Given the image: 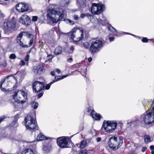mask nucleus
I'll return each mask as SVG.
<instances>
[{"label": "nucleus", "mask_w": 154, "mask_h": 154, "mask_svg": "<svg viewBox=\"0 0 154 154\" xmlns=\"http://www.w3.org/2000/svg\"><path fill=\"white\" fill-rule=\"evenodd\" d=\"M21 154H34V153L31 149H28L23 150Z\"/></svg>", "instance_id": "obj_28"}, {"label": "nucleus", "mask_w": 154, "mask_h": 154, "mask_svg": "<svg viewBox=\"0 0 154 154\" xmlns=\"http://www.w3.org/2000/svg\"><path fill=\"white\" fill-rule=\"evenodd\" d=\"M32 88L34 92H39L44 88V83L38 81H35L32 83Z\"/></svg>", "instance_id": "obj_13"}, {"label": "nucleus", "mask_w": 154, "mask_h": 154, "mask_svg": "<svg viewBox=\"0 0 154 154\" xmlns=\"http://www.w3.org/2000/svg\"><path fill=\"white\" fill-rule=\"evenodd\" d=\"M64 20L65 21L66 23H68L71 25H72L74 24V21L70 19Z\"/></svg>", "instance_id": "obj_35"}, {"label": "nucleus", "mask_w": 154, "mask_h": 154, "mask_svg": "<svg viewBox=\"0 0 154 154\" xmlns=\"http://www.w3.org/2000/svg\"><path fill=\"white\" fill-rule=\"evenodd\" d=\"M151 153L152 154H154V150L152 151L151 152Z\"/></svg>", "instance_id": "obj_59"}, {"label": "nucleus", "mask_w": 154, "mask_h": 154, "mask_svg": "<svg viewBox=\"0 0 154 154\" xmlns=\"http://www.w3.org/2000/svg\"><path fill=\"white\" fill-rule=\"evenodd\" d=\"M30 20V18L26 14L22 15L19 18L20 22L26 26L29 25Z\"/></svg>", "instance_id": "obj_18"}, {"label": "nucleus", "mask_w": 154, "mask_h": 154, "mask_svg": "<svg viewBox=\"0 0 154 154\" xmlns=\"http://www.w3.org/2000/svg\"><path fill=\"white\" fill-rule=\"evenodd\" d=\"M16 23L15 20L13 18L12 20L5 22L3 27L5 33L6 34H9L13 31L17 29Z\"/></svg>", "instance_id": "obj_6"}, {"label": "nucleus", "mask_w": 154, "mask_h": 154, "mask_svg": "<svg viewBox=\"0 0 154 154\" xmlns=\"http://www.w3.org/2000/svg\"><path fill=\"white\" fill-rule=\"evenodd\" d=\"M27 91L26 90L23 91V90H18L17 92H14V94L13 95V98L14 100L16 98L20 99L21 98L18 97L19 94H21L23 97L24 99L26 100L27 98Z\"/></svg>", "instance_id": "obj_16"}, {"label": "nucleus", "mask_w": 154, "mask_h": 154, "mask_svg": "<svg viewBox=\"0 0 154 154\" xmlns=\"http://www.w3.org/2000/svg\"><path fill=\"white\" fill-rule=\"evenodd\" d=\"M77 29L75 28H73L71 31L67 33L68 35L70 36L71 38L73 41L77 42L81 40L83 38L84 36L83 32L82 30L80 31L81 33V35L80 37H77L75 35L76 31L77 30Z\"/></svg>", "instance_id": "obj_12"}, {"label": "nucleus", "mask_w": 154, "mask_h": 154, "mask_svg": "<svg viewBox=\"0 0 154 154\" xmlns=\"http://www.w3.org/2000/svg\"><path fill=\"white\" fill-rule=\"evenodd\" d=\"M105 8V5L102 4L93 3L91 7V11L93 14L97 15L102 12Z\"/></svg>", "instance_id": "obj_10"}, {"label": "nucleus", "mask_w": 154, "mask_h": 154, "mask_svg": "<svg viewBox=\"0 0 154 154\" xmlns=\"http://www.w3.org/2000/svg\"><path fill=\"white\" fill-rule=\"evenodd\" d=\"M87 140L84 139L83 140L81 141L80 143H77L76 145L77 147L80 149H83L87 146Z\"/></svg>", "instance_id": "obj_22"}, {"label": "nucleus", "mask_w": 154, "mask_h": 154, "mask_svg": "<svg viewBox=\"0 0 154 154\" xmlns=\"http://www.w3.org/2000/svg\"><path fill=\"white\" fill-rule=\"evenodd\" d=\"M123 141L122 137L117 135L111 137L109 140L108 143L110 148L114 150L119 149L122 145Z\"/></svg>", "instance_id": "obj_2"}, {"label": "nucleus", "mask_w": 154, "mask_h": 154, "mask_svg": "<svg viewBox=\"0 0 154 154\" xmlns=\"http://www.w3.org/2000/svg\"><path fill=\"white\" fill-rule=\"evenodd\" d=\"M1 33L0 32V39H1Z\"/></svg>", "instance_id": "obj_62"}, {"label": "nucleus", "mask_w": 154, "mask_h": 154, "mask_svg": "<svg viewBox=\"0 0 154 154\" xmlns=\"http://www.w3.org/2000/svg\"><path fill=\"white\" fill-rule=\"evenodd\" d=\"M150 40L152 41V39H151L149 40V39H148V38H147L146 37H143L141 39V41L143 42L146 43V42H148V40Z\"/></svg>", "instance_id": "obj_37"}, {"label": "nucleus", "mask_w": 154, "mask_h": 154, "mask_svg": "<svg viewBox=\"0 0 154 154\" xmlns=\"http://www.w3.org/2000/svg\"><path fill=\"white\" fill-rule=\"evenodd\" d=\"M52 143L50 141L47 143L43 145V149L46 152H48L51 149Z\"/></svg>", "instance_id": "obj_21"}, {"label": "nucleus", "mask_w": 154, "mask_h": 154, "mask_svg": "<svg viewBox=\"0 0 154 154\" xmlns=\"http://www.w3.org/2000/svg\"><path fill=\"white\" fill-rule=\"evenodd\" d=\"M6 66V63H5V65L4 66V67H5Z\"/></svg>", "instance_id": "obj_60"}, {"label": "nucleus", "mask_w": 154, "mask_h": 154, "mask_svg": "<svg viewBox=\"0 0 154 154\" xmlns=\"http://www.w3.org/2000/svg\"><path fill=\"white\" fill-rule=\"evenodd\" d=\"M53 83V82H52V81L50 83L48 84H47L45 86V89L46 90H49L51 86Z\"/></svg>", "instance_id": "obj_36"}, {"label": "nucleus", "mask_w": 154, "mask_h": 154, "mask_svg": "<svg viewBox=\"0 0 154 154\" xmlns=\"http://www.w3.org/2000/svg\"><path fill=\"white\" fill-rule=\"evenodd\" d=\"M152 103H154V101H152Z\"/></svg>", "instance_id": "obj_64"}, {"label": "nucleus", "mask_w": 154, "mask_h": 154, "mask_svg": "<svg viewBox=\"0 0 154 154\" xmlns=\"http://www.w3.org/2000/svg\"><path fill=\"white\" fill-rule=\"evenodd\" d=\"M16 57V56L14 54H11L9 56V58L11 59H15Z\"/></svg>", "instance_id": "obj_39"}, {"label": "nucleus", "mask_w": 154, "mask_h": 154, "mask_svg": "<svg viewBox=\"0 0 154 154\" xmlns=\"http://www.w3.org/2000/svg\"><path fill=\"white\" fill-rule=\"evenodd\" d=\"M2 152H1V151L0 150V154H2Z\"/></svg>", "instance_id": "obj_61"}, {"label": "nucleus", "mask_w": 154, "mask_h": 154, "mask_svg": "<svg viewBox=\"0 0 154 154\" xmlns=\"http://www.w3.org/2000/svg\"><path fill=\"white\" fill-rule=\"evenodd\" d=\"M25 62L23 60H21L20 63V65L21 66H23L25 64Z\"/></svg>", "instance_id": "obj_47"}, {"label": "nucleus", "mask_w": 154, "mask_h": 154, "mask_svg": "<svg viewBox=\"0 0 154 154\" xmlns=\"http://www.w3.org/2000/svg\"><path fill=\"white\" fill-rule=\"evenodd\" d=\"M43 93L41 92L40 93H39L38 95V98H40L43 96Z\"/></svg>", "instance_id": "obj_48"}, {"label": "nucleus", "mask_w": 154, "mask_h": 154, "mask_svg": "<svg viewBox=\"0 0 154 154\" xmlns=\"http://www.w3.org/2000/svg\"><path fill=\"white\" fill-rule=\"evenodd\" d=\"M153 109L154 111V105ZM140 119L146 125H150L154 123V111L149 112L147 111L141 116Z\"/></svg>", "instance_id": "obj_5"}, {"label": "nucleus", "mask_w": 154, "mask_h": 154, "mask_svg": "<svg viewBox=\"0 0 154 154\" xmlns=\"http://www.w3.org/2000/svg\"><path fill=\"white\" fill-rule=\"evenodd\" d=\"M53 137H47L42 134L41 132L38 135L37 139L38 141H42L45 140H51L54 139Z\"/></svg>", "instance_id": "obj_20"}, {"label": "nucleus", "mask_w": 154, "mask_h": 154, "mask_svg": "<svg viewBox=\"0 0 154 154\" xmlns=\"http://www.w3.org/2000/svg\"><path fill=\"white\" fill-rule=\"evenodd\" d=\"M3 119L2 118H0V123L2 121Z\"/></svg>", "instance_id": "obj_58"}, {"label": "nucleus", "mask_w": 154, "mask_h": 154, "mask_svg": "<svg viewBox=\"0 0 154 154\" xmlns=\"http://www.w3.org/2000/svg\"><path fill=\"white\" fill-rule=\"evenodd\" d=\"M33 40L32 38H31L30 40V42L29 44V46H30L33 43Z\"/></svg>", "instance_id": "obj_46"}, {"label": "nucleus", "mask_w": 154, "mask_h": 154, "mask_svg": "<svg viewBox=\"0 0 154 154\" xmlns=\"http://www.w3.org/2000/svg\"><path fill=\"white\" fill-rule=\"evenodd\" d=\"M81 45L82 46L84 47L86 49H88L89 48V44L87 42H86L85 43H82Z\"/></svg>", "instance_id": "obj_33"}, {"label": "nucleus", "mask_w": 154, "mask_h": 154, "mask_svg": "<svg viewBox=\"0 0 154 154\" xmlns=\"http://www.w3.org/2000/svg\"><path fill=\"white\" fill-rule=\"evenodd\" d=\"M79 70H80L79 72L83 76H86L87 69L85 66L83 65V68H81L80 69H79Z\"/></svg>", "instance_id": "obj_24"}, {"label": "nucleus", "mask_w": 154, "mask_h": 154, "mask_svg": "<svg viewBox=\"0 0 154 154\" xmlns=\"http://www.w3.org/2000/svg\"><path fill=\"white\" fill-rule=\"evenodd\" d=\"M99 22L104 26H105L106 24L108 23L107 20L105 19H103V20L101 19L100 20Z\"/></svg>", "instance_id": "obj_34"}, {"label": "nucleus", "mask_w": 154, "mask_h": 154, "mask_svg": "<svg viewBox=\"0 0 154 154\" xmlns=\"http://www.w3.org/2000/svg\"><path fill=\"white\" fill-rule=\"evenodd\" d=\"M35 114L34 113L32 114V115H28L25 118L24 120L25 126L26 129L29 130H34L37 127V123L35 121V116H32Z\"/></svg>", "instance_id": "obj_4"}, {"label": "nucleus", "mask_w": 154, "mask_h": 154, "mask_svg": "<svg viewBox=\"0 0 154 154\" xmlns=\"http://www.w3.org/2000/svg\"><path fill=\"white\" fill-rule=\"evenodd\" d=\"M62 34H66V33H63V32H62Z\"/></svg>", "instance_id": "obj_63"}, {"label": "nucleus", "mask_w": 154, "mask_h": 154, "mask_svg": "<svg viewBox=\"0 0 154 154\" xmlns=\"http://www.w3.org/2000/svg\"><path fill=\"white\" fill-rule=\"evenodd\" d=\"M68 75H64L62 77L60 76H57L55 77L54 79L53 80L52 82H53V83L56 82L62 79H63L66 77Z\"/></svg>", "instance_id": "obj_27"}, {"label": "nucleus", "mask_w": 154, "mask_h": 154, "mask_svg": "<svg viewBox=\"0 0 154 154\" xmlns=\"http://www.w3.org/2000/svg\"><path fill=\"white\" fill-rule=\"evenodd\" d=\"M87 112L91 114L93 119L96 120H100V119L102 118V117L100 114L95 112L93 109L90 108H88Z\"/></svg>", "instance_id": "obj_17"}, {"label": "nucleus", "mask_w": 154, "mask_h": 154, "mask_svg": "<svg viewBox=\"0 0 154 154\" xmlns=\"http://www.w3.org/2000/svg\"><path fill=\"white\" fill-rule=\"evenodd\" d=\"M147 149V148L146 147H143L142 148V151L143 152H145Z\"/></svg>", "instance_id": "obj_50"}, {"label": "nucleus", "mask_w": 154, "mask_h": 154, "mask_svg": "<svg viewBox=\"0 0 154 154\" xmlns=\"http://www.w3.org/2000/svg\"><path fill=\"white\" fill-rule=\"evenodd\" d=\"M144 139L145 142L147 143L151 142V139L149 135H146L144 136Z\"/></svg>", "instance_id": "obj_29"}, {"label": "nucleus", "mask_w": 154, "mask_h": 154, "mask_svg": "<svg viewBox=\"0 0 154 154\" xmlns=\"http://www.w3.org/2000/svg\"><path fill=\"white\" fill-rule=\"evenodd\" d=\"M72 60V58L71 57L67 59V60L69 62H70Z\"/></svg>", "instance_id": "obj_53"}, {"label": "nucleus", "mask_w": 154, "mask_h": 154, "mask_svg": "<svg viewBox=\"0 0 154 154\" xmlns=\"http://www.w3.org/2000/svg\"><path fill=\"white\" fill-rule=\"evenodd\" d=\"M88 15L87 14H82L80 15V17L82 18H84L85 17L88 16Z\"/></svg>", "instance_id": "obj_40"}, {"label": "nucleus", "mask_w": 154, "mask_h": 154, "mask_svg": "<svg viewBox=\"0 0 154 154\" xmlns=\"http://www.w3.org/2000/svg\"><path fill=\"white\" fill-rule=\"evenodd\" d=\"M23 35V34L22 33H20L17 36V40H21V38H22Z\"/></svg>", "instance_id": "obj_42"}, {"label": "nucleus", "mask_w": 154, "mask_h": 154, "mask_svg": "<svg viewBox=\"0 0 154 154\" xmlns=\"http://www.w3.org/2000/svg\"><path fill=\"white\" fill-rule=\"evenodd\" d=\"M70 50L71 51H73L74 50V47L73 46H71L70 47Z\"/></svg>", "instance_id": "obj_57"}, {"label": "nucleus", "mask_w": 154, "mask_h": 154, "mask_svg": "<svg viewBox=\"0 0 154 154\" xmlns=\"http://www.w3.org/2000/svg\"><path fill=\"white\" fill-rule=\"evenodd\" d=\"M85 0H77V4L80 7L82 8L85 6Z\"/></svg>", "instance_id": "obj_26"}, {"label": "nucleus", "mask_w": 154, "mask_h": 154, "mask_svg": "<svg viewBox=\"0 0 154 154\" xmlns=\"http://www.w3.org/2000/svg\"><path fill=\"white\" fill-rule=\"evenodd\" d=\"M74 19L75 20H77L79 19V17L78 15H74L73 17Z\"/></svg>", "instance_id": "obj_45"}, {"label": "nucleus", "mask_w": 154, "mask_h": 154, "mask_svg": "<svg viewBox=\"0 0 154 154\" xmlns=\"http://www.w3.org/2000/svg\"><path fill=\"white\" fill-rule=\"evenodd\" d=\"M56 71L57 73H60L61 72L60 70L58 69H56Z\"/></svg>", "instance_id": "obj_54"}, {"label": "nucleus", "mask_w": 154, "mask_h": 154, "mask_svg": "<svg viewBox=\"0 0 154 154\" xmlns=\"http://www.w3.org/2000/svg\"><path fill=\"white\" fill-rule=\"evenodd\" d=\"M103 46V42L101 40L94 41L90 46V51L91 53L95 54L99 51Z\"/></svg>", "instance_id": "obj_8"}, {"label": "nucleus", "mask_w": 154, "mask_h": 154, "mask_svg": "<svg viewBox=\"0 0 154 154\" xmlns=\"http://www.w3.org/2000/svg\"><path fill=\"white\" fill-rule=\"evenodd\" d=\"M10 77V76H8L5 79L2 80L0 83V88L2 91L4 92L7 91H11L16 88L15 85H14L12 88H11L10 89H9L7 90H6L5 88L2 87V85H4V86L5 85L6 87H8V86L9 84H11V83L8 81V79Z\"/></svg>", "instance_id": "obj_14"}, {"label": "nucleus", "mask_w": 154, "mask_h": 154, "mask_svg": "<svg viewBox=\"0 0 154 154\" xmlns=\"http://www.w3.org/2000/svg\"><path fill=\"white\" fill-rule=\"evenodd\" d=\"M62 47L61 46H58L55 49L54 51V53L55 54L59 55L62 53Z\"/></svg>", "instance_id": "obj_25"}, {"label": "nucleus", "mask_w": 154, "mask_h": 154, "mask_svg": "<svg viewBox=\"0 0 154 154\" xmlns=\"http://www.w3.org/2000/svg\"><path fill=\"white\" fill-rule=\"evenodd\" d=\"M20 114H17L14 116V118L15 120L11 124V127L12 126L16 127L17 126V124L16 122V120H17L18 119L20 118Z\"/></svg>", "instance_id": "obj_23"}, {"label": "nucleus", "mask_w": 154, "mask_h": 154, "mask_svg": "<svg viewBox=\"0 0 154 154\" xmlns=\"http://www.w3.org/2000/svg\"><path fill=\"white\" fill-rule=\"evenodd\" d=\"M150 148L151 150L154 149V146L151 145L150 146Z\"/></svg>", "instance_id": "obj_56"}, {"label": "nucleus", "mask_w": 154, "mask_h": 154, "mask_svg": "<svg viewBox=\"0 0 154 154\" xmlns=\"http://www.w3.org/2000/svg\"><path fill=\"white\" fill-rule=\"evenodd\" d=\"M17 42L20 46L23 47H28L27 45H23L21 40H17Z\"/></svg>", "instance_id": "obj_31"}, {"label": "nucleus", "mask_w": 154, "mask_h": 154, "mask_svg": "<svg viewBox=\"0 0 154 154\" xmlns=\"http://www.w3.org/2000/svg\"><path fill=\"white\" fill-rule=\"evenodd\" d=\"M16 10L19 12H23L27 11L29 9L28 5L25 3H19L16 6Z\"/></svg>", "instance_id": "obj_15"}, {"label": "nucleus", "mask_w": 154, "mask_h": 154, "mask_svg": "<svg viewBox=\"0 0 154 154\" xmlns=\"http://www.w3.org/2000/svg\"><path fill=\"white\" fill-rule=\"evenodd\" d=\"M107 28L109 31L113 33L112 34H110L109 35V39L110 42L114 41L115 38L113 37L114 36H116L118 34H122V33H125L126 34L131 35L135 37H140L139 36H137L129 32H118L117 31V30L115 28L112 27L110 24H108Z\"/></svg>", "instance_id": "obj_9"}, {"label": "nucleus", "mask_w": 154, "mask_h": 154, "mask_svg": "<svg viewBox=\"0 0 154 154\" xmlns=\"http://www.w3.org/2000/svg\"><path fill=\"white\" fill-rule=\"evenodd\" d=\"M32 107H33L34 109H37L38 106V103L37 102H32L31 103Z\"/></svg>", "instance_id": "obj_32"}, {"label": "nucleus", "mask_w": 154, "mask_h": 154, "mask_svg": "<svg viewBox=\"0 0 154 154\" xmlns=\"http://www.w3.org/2000/svg\"><path fill=\"white\" fill-rule=\"evenodd\" d=\"M117 123L115 121H106L103 122L102 127L108 133L113 132L116 128Z\"/></svg>", "instance_id": "obj_7"}, {"label": "nucleus", "mask_w": 154, "mask_h": 154, "mask_svg": "<svg viewBox=\"0 0 154 154\" xmlns=\"http://www.w3.org/2000/svg\"><path fill=\"white\" fill-rule=\"evenodd\" d=\"M88 151L86 149H83L80 152V154H85L87 153Z\"/></svg>", "instance_id": "obj_41"}, {"label": "nucleus", "mask_w": 154, "mask_h": 154, "mask_svg": "<svg viewBox=\"0 0 154 154\" xmlns=\"http://www.w3.org/2000/svg\"><path fill=\"white\" fill-rule=\"evenodd\" d=\"M96 140L97 142H100L101 140V139L100 137H98L96 138Z\"/></svg>", "instance_id": "obj_51"}, {"label": "nucleus", "mask_w": 154, "mask_h": 154, "mask_svg": "<svg viewBox=\"0 0 154 154\" xmlns=\"http://www.w3.org/2000/svg\"><path fill=\"white\" fill-rule=\"evenodd\" d=\"M29 55L28 54H27L24 59L25 60L26 62L28 61L29 59Z\"/></svg>", "instance_id": "obj_44"}, {"label": "nucleus", "mask_w": 154, "mask_h": 154, "mask_svg": "<svg viewBox=\"0 0 154 154\" xmlns=\"http://www.w3.org/2000/svg\"><path fill=\"white\" fill-rule=\"evenodd\" d=\"M16 102H18V103H20L21 104L24 103L26 100H25L24 99L23 100H17V99L14 100Z\"/></svg>", "instance_id": "obj_38"}, {"label": "nucleus", "mask_w": 154, "mask_h": 154, "mask_svg": "<svg viewBox=\"0 0 154 154\" xmlns=\"http://www.w3.org/2000/svg\"><path fill=\"white\" fill-rule=\"evenodd\" d=\"M44 70L43 66L42 65H38L34 66L32 70L33 72L35 74H39Z\"/></svg>", "instance_id": "obj_19"}, {"label": "nucleus", "mask_w": 154, "mask_h": 154, "mask_svg": "<svg viewBox=\"0 0 154 154\" xmlns=\"http://www.w3.org/2000/svg\"><path fill=\"white\" fill-rule=\"evenodd\" d=\"M64 12V10L60 8H49L48 11L47 17L52 24L56 23L63 18Z\"/></svg>", "instance_id": "obj_1"}, {"label": "nucleus", "mask_w": 154, "mask_h": 154, "mask_svg": "<svg viewBox=\"0 0 154 154\" xmlns=\"http://www.w3.org/2000/svg\"><path fill=\"white\" fill-rule=\"evenodd\" d=\"M35 114L34 113L32 114V115H28L25 118L24 120L25 126L26 129L29 130H34L37 127V123L35 121V116H32Z\"/></svg>", "instance_id": "obj_3"}, {"label": "nucleus", "mask_w": 154, "mask_h": 154, "mask_svg": "<svg viewBox=\"0 0 154 154\" xmlns=\"http://www.w3.org/2000/svg\"><path fill=\"white\" fill-rule=\"evenodd\" d=\"M92 60V58L91 57H89L88 59V61L89 62H91Z\"/></svg>", "instance_id": "obj_52"}, {"label": "nucleus", "mask_w": 154, "mask_h": 154, "mask_svg": "<svg viewBox=\"0 0 154 154\" xmlns=\"http://www.w3.org/2000/svg\"><path fill=\"white\" fill-rule=\"evenodd\" d=\"M38 19V17L36 16H33L32 17V21L35 22Z\"/></svg>", "instance_id": "obj_43"}, {"label": "nucleus", "mask_w": 154, "mask_h": 154, "mask_svg": "<svg viewBox=\"0 0 154 154\" xmlns=\"http://www.w3.org/2000/svg\"><path fill=\"white\" fill-rule=\"evenodd\" d=\"M118 123L120 125L121 128L123 126V124L122 122V121H119V122H118Z\"/></svg>", "instance_id": "obj_49"}, {"label": "nucleus", "mask_w": 154, "mask_h": 154, "mask_svg": "<svg viewBox=\"0 0 154 154\" xmlns=\"http://www.w3.org/2000/svg\"><path fill=\"white\" fill-rule=\"evenodd\" d=\"M51 75L52 76L55 75V72L54 71H51Z\"/></svg>", "instance_id": "obj_55"}, {"label": "nucleus", "mask_w": 154, "mask_h": 154, "mask_svg": "<svg viewBox=\"0 0 154 154\" xmlns=\"http://www.w3.org/2000/svg\"><path fill=\"white\" fill-rule=\"evenodd\" d=\"M69 4L68 0H63L61 1L60 2V5L62 7H65L67 5Z\"/></svg>", "instance_id": "obj_30"}, {"label": "nucleus", "mask_w": 154, "mask_h": 154, "mask_svg": "<svg viewBox=\"0 0 154 154\" xmlns=\"http://www.w3.org/2000/svg\"><path fill=\"white\" fill-rule=\"evenodd\" d=\"M69 137H61L57 139V144L60 148H65L69 147L68 140Z\"/></svg>", "instance_id": "obj_11"}]
</instances>
